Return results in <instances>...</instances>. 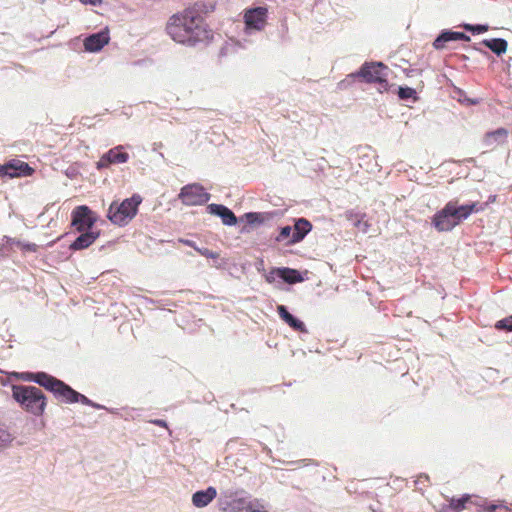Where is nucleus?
Wrapping results in <instances>:
<instances>
[{
	"instance_id": "obj_36",
	"label": "nucleus",
	"mask_w": 512,
	"mask_h": 512,
	"mask_svg": "<svg viewBox=\"0 0 512 512\" xmlns=\"http://www.w3.org/2000/svg\"><path fill=\"white\" fill-rule=\"evenodd\" d=\"M355 78L356 77H350V74L347 75V77L345 79H343L342 81H340L338 83L339 88H341V89L347 88L349 85H351L354 82Z\"/></svg>"
},
{
	"instance_id": "obj_25",
	"label": "nucleus",
	"mask_w": 512,
	"mask_h": 512,
	"mask_svg": "<svg viewBox=\"0 0 512 512\" xmlns=\"http://www.w3.org/2000/svg\"><path fill=\"white\" fill-rule=\"evenodd\" d=\"M398 97L401 100L413 99L414 101H416L417 100V93H416V90L411 88V87L400 86L398 88Z\"/></svg>"
},
{
	"instance_id": "obj_22",
	"label": "nucleus",
	"mask_w": 512,
	"mask_h": 512,
	"mask_svg": "<svg viewBox=\"0 0 512 512\" xmlns=\"http://www.w3.org/2000/svg\"><path fill=\"white\" fill-rule=\"evenodd\" d=\"M49 375L50 374H48L46 372H42V371H39V372H22V373L18 374L19 378L22 379L23 381L33 382V383L38 384L39 386L43 385V382L45 380H47V377Z\"/></svg>"
},
{
	"instance_id": "obj_14",
	"label": "nucleus",
	"mask_w": 512,
	"mask_h": 512,
	"mask_svg": "<svg viewBox=\"0 0 512 512\" xmlns=\"http://www.w3.org/2000/svg\"><path fill=\"white\" fill-rule=\"evenodd\" d=\"M109 40L110 36L108 29H103L96 33L90 34L84 40L85 50L88 52H98L106 44H108Z\"/></svg>"
},
{
	"instance_id": "obj_26",
	"label": "nucleus",
	"mask_w": 512,
	"mask_h": 512,
	"mask_svg": "<svg viewBox=\"0 0 512 512\" xmlns=\"http://www.w3.org/2000/svg\"><path fill=\"white\" fill-rule=\"evenodd\" d=\"M62 380L57 379L56 377L49 375L47 377V380L43 382V385L41 387L45 388L46 390L52 392L55 394L56 390L60 385L62 384Z\"/></svg>"
},
{
	"instance_id": "obj_2",
	"label": "nucleus",
	"mask_w": 512,
	"mask_h": 512,
	"mask_svg": "<svg viewBox=\"0 0 512 512\" xmlns=\"http://www.w3.org/2000/svg\"><path fill=\"white\" fill-rule=\"evenodd\" d=\"M478 203L458 205L455 201H449L441 210L437 211L432 218V225L439 232L451 231L466 220L473 212H478Z\"/></svg>"
},
{
	"instance_id": "obj_8",
	"label": "nucleus",
	"mask_w": 512,
	"mask_h": 512,
	"mask_svg": "<svg viewBox=\"0 0 512 512\" xmlns=\"http://www.w3.org/2000/svg\"><path fill=\"white\" fill-rule=\"evenodd\" d=\"M54 395L56 397H62L63 401H65L66 403L80 402L84 405L94 407L95 409H105L103 405L93 402L85 395L74 390L65 382H62V384L60 385V387H58Z\"/></svg>"
},
{
	"instance_id": "obj_18",
	"label": "nucleus",
	"mask_w": 512,
	"mask_h": 512,
	"mask_svg": "<svg viewBox=\"0 0 512 512\" xmlns=\"http://www.w3.org/2000/svg\"><path fill=\"white\" fill-rule=\"evenodd\" d=\"M217 496L216 488L209 486L204 490H198L192 495V504L196 508L208 506Z\"/></svg>"
},
{
	"instance_id": "obj_13",
	"label": "nucleus",
	"mask_w": 512,
	"mask_h": 512,
	"mask_svg": "<svg viewBox=\"0 0 512 512\" xmlns=\"http://www.w3.org/2000/svg\"><path fill=\"white\" fill-rule=\"evenodd\" d=\"M451 41H470V36L464 32L452 31L449 29L442 30L433 41V48L436 50H442L445 44Z\"/></svg>"
},
{
	"instance_id": "obj_16",
	"label": "nucleus",
	"mask_w": 512,
	"mask_h": 512,
	"mask_svg": "<svg viewBox=\"0 0 512 512\" xmlns=\"http://www.w3.org/2000/svg\"><path fill=\"white\" fill-rule=\"evenodd\" d=\"M277 312L279 317L294 331L308 333V330L304 322L298 319L293 314H291L285 305H278Z\"/></svg>"
},
{
	"instance_id": "obj_35",
	"label": "nucleus",
	"mask_w": 512,
	"mask_h": 512,
	"mask_svg": "<svg viewBox=\"0 0 512 512\" xmlns=\"http://www.w3.org/2000/svg\"><path fill=\"white\" fill-rule=\"evenodd\" d=\"M355 78L356 77H350V74L347 75V77L345 79H343L342 81H340L338 83L339 88H341V89L347 88L349 85H351L354 82Z\"/></svg>"
},
{
	"instance_id": "obj_10",
	"label": "nucleus",
	"mask_w": 512,
	"mask_h": 512,
	"mask_svg": "<svg viewBox=\"0 0 512 512\" xmlns=\"http://www.w3.org/2000/svg\"><path fill=\"white\" fill-rule=\"evenodd\" d=\"M33 168L28 163L20 160H10L7 163L0 165V176L8 178L26 177L32 175Z\"/></svg>"
},
{
	"instance_id": "obj_20",
	"label": "nucleus",
	"mask_w": 512,
	"mask_h": 512,
	"mask_svg": "<svg viewBox=\"0 0 512 512\" xmlns=\"http://www.w3.org/2000/svg\"><path fill=\"white\" fill-rule=\"evenodd\" d=\"M482 44L489 48L497 56L504 54L508 47L507 41L503 38L484 39Z\"/></svg>"
},
{
	"instance_id": "obj_31",
	"label": "nucleus",
	"mask_w": 512,
	"mask_h": 512,
	"mask_svg": "<svg viewBox=\"0 0 512 512\" xmlns=\"http://www.w3.org/2000/svg\"><path fill=\"white\" fill-rule=\"evenodd\" d=\"M245 218L249 224L262 223L263 219L260 213L248 212L245 214Z\"/></svg>"
},
{
	"instance_id": "obj_4",
	"label": "nucleus",
	"mask_w": 512,
	"mask_h": 512,
	"mask_svg": "<svg viewBox=\"0 0 512 512\" xmlns=\"http://www.w3.org/2000/svg\"><path fill=\"white\" fill-rule=\"evenodd\" d=\"M141 202L142 197L139 194H133L121 203L113 201L109 206L107 217L113 224L125 226L135 217Z\"/></svg>"
},
{
	"instance_id": "obj_44",
	"label": "nucleus",
	"mask_w": 512,
	"mask_h": 512,
	"mask_svg": "<svg viewBox=\"0 0 512 512\" xmlns=\"http://www.w3.org/2000/svg\"><path fill=\"white\" fill-rule=\"evenodd\" d=\"M497 507H498L497 505L491 504V505L488 506L487 510L489 512H495Z\"/></svg>"
},
{
	"instance_id": "obj_1",
	"label": "nucleus",
	"mask_w": 512,
	"mask_h": 512,
	"mask_svg": "<svg viewBox=\"0 0 512 512\" xmlns=\"http://www.w3.org/2000/svg\"><path fill=\"white\" fill-rule=\"evenodd\" d=\"M167 33L177 43L195 46L209 38L210 31L201 16L186 9L181 14L173 15L166 27Z\"/></svg>"
},
{
	"instance_id": "obj_32",
	"label": "nucleus",
	"mask_w": 512,
	"mask_h": 512,
	"mask_svg": "<svg viewBox=\"0 0 512 512\" xmlns=\"http://www.w3.org/2000/svg\"><path fill=\"white\" fill-rule=\"evenodd\" d=\"M16 245L20 247L24 251L28 252H36L38 246L35 243H23L21 241H17Z\"/></svg>"
},
{
	"instance_id": "obj_23",
	"label": "nucleus",
	"mask_w": 512,
	"mask_h": 512,
	"mask_svg": "<svg viewBox=\"0 0 512 512\" xmlns=\"http://www.w3.org/2000/svg\"><path fill=\"white\" fill-rule=\"evenodd\" d=\"M216 7V0H203L202 2H197L193 6V8H190L189 10L195 11L196 15H199L202 17V14H208L210 12H213Z\"/></svg>"
},
{
	"instance_id": "obj_39",
	"label": "nucleus",
	"mask_w": 512,
	"mask_h": 512,
	"mask_svg": "<svg viewBox=\"0 0 512 512\" xmlns=\"http://www.w3.org/2000/svg\"><path fill=\"white\" fill-rule=\"evenodd\" d=\"M83 4L97 5L101 2V0H79Z\"/></svg>"
},
{
	"instance_id": "obj_11",
	"label": "nucleus",
	"mask_w": 512,
	"mask_h": 512,
	"mask_svg": "<svg viewBox=\"0 0 512 512\" xmlns=\"http://www.w3.org/2000/svg\"><path fill=\"white\" fill-rule=\"evenodd\" d=\"M266 18L267 8L264 6L250 8L244 14L247 29L262 30L266 24Z\"/></svg>"
},
{
	"instance_id": "obj_9",
	"label": "nucleus",
	"mask_w": 512,
	"mask_h": 512,
	"mask_svg": "<svg viewBox=\"0 0 512 512\" xmlns=\"http://www.w3.org/2000/svg\"><path fill=\"white\" fill-rule=\"evenodd\" d=\"M276 279H280L282 282L290 285L304 281V277L300 271L289 267L272 268L265 275V280L268 283H273Z\"/></svg>"
},
{
	"instance_id": "obj_3",
	"label": "nucleus",
	"mask_w": 512,
	"mask_h": 512,
	"mask_svg": "<svg viewBox=\"0 0 512 512\" xmlns=\"http://www.w3.org/2000/svg\"><path fill=\"white\" fill-rule=\"evenodd\" d=\"M12 397L27 412L40 416L46 408V396L35 386L13 385Z\"/></svg>"
},
{
	"instance_id": "obj_19",
	"label": "nucleus",
	"mask_w": 512,
	"mask_h": 512,
	"mask_svg": "<svg viewBox=\"0 0 512 512\" xmlns=\"http://www.w3.org/2000/svg\"><path fill=\"white\" fill-rule=\"evenodd\" d=\"M70 244L69 249L78 251L88 248L100 236V231H84Z\"/></svg>"
},
{
	"instance_id": "obj_42",
	"label": "nucleus",
	"mask_w": 512,
	"mask_h": 512,
	"mask_svg": "<svg viewBox=\"0 0 512 512\" xmlns=\"http://www.w3.org/2000/svg\"><path fill=\"white\" fill-rule=\"evenodd\" d=\"M5 241H6V244H9V245H16V242L18 240L14 239V238H11V237H8L6 236L5 237Z\"/></svg>"
},
{
	"instance_id": "obj_17",
	"label": "nucleus",
	"mask_w": 512,
	"mask_h": 512,
	"mask_svg": "<svg viewBox=\"0 0 512 512\" xmlns=\"http://www.w3.org/2000/svg\"><path fill=\"white\" fill-rule=\"evenodd\" d=\"M312 224L306 218H297L293 226V233L287 244H296L301 242L311 231Z\"/></svg>"
},
{
	"instance_id": "obj_24",
	"label": "nucleus",
	"mask_w": 512,
	"mask_h": 512,
	"mask_svg": "<svg viewBox=\"0 0 512 512\" xmlns=\"http://www.w3.org/2000/svg\"><path fill=\"white\" fill-rule=\"evenodd\" d=\"M365 215H359L353 212L347 213V219L352 223L354 227L360 230L363 233H366L369 228V224L367 221H364Z\"/></svg>"
},
{
	"instance_id": "obj_5",
	"label": "nucleus",
	"mask_w": 512,
	"mask_h": 512,
	"mask_svg": "<svg viewBox=\"0 0 512 512\" xmlns=\"http://www.w3.org/2000/svg\"><path fill=\"white\" fill-rule=\"evenodd\" d=\"M179 198L187 206H197L206 204L210 198V193L206 192L201 184H187L181 188Z\"/></svg>"
},
{
	"instance_id": "obj_34",
	"label": "nucleus",
	"mask_w": 512,
	"mask_h": 512,
	"mask_svg": "<svg viewBox=\"0 0 512 512\" xmlns=\"http://www.w3.org/2000/svg\"><path fill=\"white\" fill-rule=\"evenodd\" d=\"M11 441V435L4 429L0 428V446L5 445Z\"/></svg>"
},
{
	"instance_id": "obj_7",
	"label": "nucleus",
	"mask_w": 512,
	"mask_h": 512,
	"mask_svg": "<svg viewBox=\"0 0 512 512\" xmlns=\"http://www.w3.org/2000/svg\"><path fill=\"white\" fill-rule=\"evenodd\" d=\"M385 68L382 62H365L357 72L350 73V77H360L366 83L387 85V81L382 74V70Z\"/></svg>"
},
{
	"instance_id": "obj_33",
	"label": "nucleus",
	"mask_w": 512,
	"mask_h": 512,
	"mask_svg": "<svg viewBox=\"0 0 512 512\" xmlns=\"http://www.w3.org/2000/svg\"><path fill=\"white\" fill-rule=\"evenodd\" d=\"M196 251H198L201 255L207 257V258H218V253L213 252L209 250L208 248H195Z\"/></svg>"
},
{
	"instance_id": "obj_21",
	"label": "nucleus",
	"mask_w": 512,
	"mask_h": 512,
	"mask_svg": "<svg viewBox=\"0 0 512 512\" xmlns=\"http://www.w3.org/2000/svg\"><path fill=\"white\" fill-rule=\"evenodd\" d=\"M508 131L505 128H498L494 131L487 132L484 142L487 146L504 143L507 139Z\"/></svg>"
},
{
	"instance_id": "obj_30",
	"label": "nucleus",
	"mask_w": 512,
	"mask_h": 512,
	"mask_svg": "<svg viewBox=\"0 0 512 512\" xmlns=\"http://www.w3.org/2000/svg\"><path fill=\"white\" fill-rule=\"evenodd\" d=\"M293 228L289 225L281 227L279 235L276 237L277 242H282L287 239L290 235L292 236Z\"/></svg>"
},
{
	"instance_id": "obj_37",
	"label": "nucleus",
	"mask_w": 512,
	"mask_h": 512,
	"mask_svg": "<svg viewBox=\"0 0 512 512\" xmlns=\"http://www.w3.org/2000/svg\"><path fill=\"white\" fill-rule=\"evenodd\" d=\"M150 423L160 426V427L168 428L167 422L163 419H153V420H150Z\"/></svg>"
},
{
	"instance_id": "obj_40",
	"label": "nucleus",
	"mask_w": 512,
	"mask_h": 512,
	"mask_svg": "<svg viewBox=\"0 0 512 512\" xmlns=\"http://www.w3.org/2000/svg\"><path fill=\"white\" fill-rule=\"evenodd\" d=\"M463 102H466L467 104L469 105H476L479 103V100L478 99H470V98H465L463 100Z\"/></svg>"
},
{
	"instance_id": "obj_29",
	"label": "nucleus",
	"mask_w": 512,
	"mask_h": 512,
	"mask_svg": "<svg viewBox=\"0 0 512 512\" xmlns=\"http://www.w3.org/2000/svg\"><path fill=\"white\" fill-rule=\"evenodd\" d=\"M463 27L472 34H481L488 30V26L485 24H464Z\"/></svg>"
},
{
	"instance_id": "obj_28",
	"label": "nucleus",
	"mask_w": 512,
	"mask_h": 512,
	"mask_svg": "<svg viewBox=\"0 0 512 512\" xmlns=\"http://www.w3.org/2000/svg\"><path fill=\"white\" fill-rule=\"evenodd\" d=\"M495 328L500 331H512V315L505 317L501 320H498L495 323Z\"/></svg>"
},
{
	"instance_id": "obj_15",
	"label": "nucleus",
	"mask_w": 512,
	"mask_h": 512,
	"mask_svg": "<svg viewBox=\"0 0 512 512\" xmlns=\"http://www.w3.org/2000/svg\"><path fill=\"white\" fill-rule=\"evenodd\" d=\"M206 209L209 214L219 217L226 226H234L237 223L236 215L225 205L211 203Z\"/></svg>"
},
{
	"instance_id": "obj_27",
	"label": "nucleus",
	"mask_w": 512,
	"mask_h": 512,
	"mask_svg": "<svg viewBox=\"0 0 512 512\" xmlns=\"http://www.w3.org/2000/svg\"><path fill=\"white\" fill-rule=\"evenodd\" d=\"M470 500V496L468 494L463 495L460 498H451L449 501V505L453 506L457 510V512H460L465 508V504Z\"/></svg>"
},
{
	"instance_id": "obj_12",
	"label": "nucleus",
	"mask_w": 512,
	"mask_h": 512,
	"mask_svg": "<svg viewBox=\"0 0 512 512\" xmlns=\"http://www.w3.org/2000/svg\"><path fill=\"white\" fill-rule=\"evenodd\" d=\"M128 159L129 154L123 151V146L119 145L104 153L96 163V167L98 170H101L109 167L111 164L126 163Z\"/></svg>"
},
{
	"instance_id": "obj_41",
	"label": "nucleus",
	"mask_w": 512,
	"mask_h": 512,
	"mask_svg": "<svg viewBox=\"0 0 512 512\" xmlns=\"http://www.w3.org/2000/svg\"><path fill=\"white\" fill-rule=\"evenodd\" d=\"M305 461H306L305 459L297 460V461H290V462H288V464L301 466V465H305Z\"/></svg>"
},
{
	"instance_id": "obj_6",
	"label": "nucleus",
	"mask_w": 512,
	"mask_h": 512,
	"mask_svg": "<svg viewBox=\"0 0 512 512\" xmlns=\"http://www.w3.org/2000/svg\"><path fill=\"white\" fill-rule=\"evenodd\" d=\"M96 221L95 214L86 205L77 206L71 213V225L78 232L93 231L92 227Z\"/></svg>"
},
{
	"instance_id": "obj_38",
	"label": "nucleus",
	"mask_w": 512,
	"mask_h": 512,
	"mask_svg": "<svg viewBox=\"0 0 512 512\" xmlns=\"http://www.w3.org/2000/svg\"><path fill=\"white\" fill-rule=\"evenodd\" d=\"M438 512H457L453 506H450L449 504L443 505Z\"/></svg>"
},
{
	"instance_id": "obj_43",
	"label": "nucleus",
	"mask_w": 512,
	"mask_h": 512,
	"mask_svg": "<svg viewBox=\"0 0 512 512\" xmlns=\"http://www.w3.org/2000/svg\"><path fill=\"white\" fill-rule=\"evenodd\" d=\"M181 242H183L184 244H186V245H188L190 247H193L194 249L197 248L195 246V243L193 241H191V240H181Z\"/></svg>"
}]
</instances>
